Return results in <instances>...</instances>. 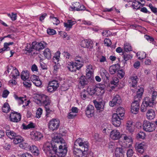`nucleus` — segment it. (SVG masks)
<instances>
[{
	"label": "nucleus",
	"mask_w": 157,
	"mask_h": 157,
	"mask_svg": "<svg viewBox=\"0 0 157 157\" xmlns=\"http://www.w3.org/2000/svg\"><path fill=\"white\" fill-rule=\"evenodd\" d=\"M60 52L59 51L57 52L53 57V61L56 63H58L60 57Z\"/></svg>",
	"instance_id": "40"
},
{
	"label": "nucleus",
	"mask_w": 157,
	"mask_h": 157,
	"mask_svg": "<svg viewBox=\"0 0 157 157\" xmlns=\"http://www.w3.org/2000/svg\"><path fill=\"white\" fill-rule=\"evenodd\" d=\"M34 101L38 104H41L44 106L47 114L50 113L51 101L48 96L44 94H37L34 96Z\"/></svg>",
	"instance_id": "3"
},
{
	"label": "nucleus",
	"mask_w": 157,
	"mask_h": 157,
	"mask_svg": "<svg viewBox=\"0 0 157 157\" xmlns=\"http://www.w3.org/2000/svg\"><path fill=\"white\" fill-rule=\"evenodd\" d=\"M149 107L147 105L144 103V102H143L140 107V111L141 112H146L147 107Z\"/></svg>",
	"instance_id": "50"
},
{
	"label": "nucleus",
	"mask_w": 157,
	"mask_h": 157,
	"mask_svg": "<svg viewBox=\"0 0 157 157\" xmlns=\"http://www.w3.org/2000/svg\"><path fill=\"white\" fill-rule=\"evenodd\" d=\"M50 18L52 19V22L54 24L56 25H58L60 23L59 20L56 17H50Z\"/></svg>",
	"instance_id": "58"
},
{
	"label": "nucleus",
	"mask_w": 157,
	"mask_h": 157,
	"mask_svg": "<svg viewBox=\"0 0 157 157\" xmlns=\"http://www.w3.org/2000/svg\"><path fill=\"white\" fill-rule=\"evenodd\" d=\"M124 72L122 70H120L117 71V75L120 79L124 77Z\"/></svg>",
	"instance_id": "49"
},
{
	"label": "nucleus",
	"mask_w": 157,
	"mask_h": 157,
	"mask_svg": "<svg viewBox=\"0 0 157 157\" xmlns=\"http://www.w3.org/2000/svg\"><path fill=\"white\" fill-rule=\"evenodd\" d=\"M75 62L74 63L75 64L78 66L79 68H81L83 66V63L84 62L83 59L82 57L78 56H76L75 58Z\"/></svg>",
	"instance_id": "21"
},
{
	"label": "nucleus",
	"mask_w": 157,
	"mask_h": 157,
	"mask_svg": "<svg viewBox=\"0 0 157 157\" xmlns=\"http://www.w3.org/2000/svg\"><path fill=\"white\" fill-rule=\"evenodd\" d=\"M117 113H114V114H117V115L120 116L121 117H123L125 111L122 107H118L117 110Z\"/></svg>",
	"instance_id": "37"
},
{
	"label": "nucleus",
	"mask_w": 157,
	"mask_h": 157,
	"mask_svg": "<svg viewBox=\"0 0 157 157\" xmlns=\"http://www.w3.org/2000/svg\"><path fill=\"white\" fill-rule=\"evenodd\" d=\"M100 73L101 75L103 78H105L107 76V72L103 68H101L100 69Z\"/></svg>",
	"instance_id": "52"
},
{
	"label": "nucleus",
	"mask_w": 157,
	"mask_h": 157,
	"mask_svg": "<svg viewBox=\"0 0 157 157\" xmlns=\"http://www.w3.org/2000/svg\"><path fill=\"white\" fill-rule=\"evenodd\" d=\"M13 140V143L16 144L21 143L24 141L23 138L18 135H17Z\"/></svg>",
	"instance_id": "35"
},
{
	"label": "nucleus",
	"mask_w": 157,
	"mask_h": 157,
	"mask_svg": "<svg viewBox=\"0 0 157 157\" xmlns=\"http://www.w3.org/2000/svg\"><path fill=\"white\" fill-rule=\"evenodd\" d=\"M86 47L85 48H87L89 49H91L93 48V46L92 44V42L89 40H86Z\"/></svg>",
	"instance_id": "53"
},
{
	"label": "nucleus",
	"mask_w": 157,
	"mask_h": 157,
	"mask_svg": "<svg viewBox=\"0 0 157 157\" xmlns=\"http://www.w3.org/2000/svg\"><path fill=\"white\" fill-rule=\"evenodd\" d=\"M24 86L26 87H30L31 86V83L29 81H24L23 82Z\"/></svg>",
	"instance_id": "61"
},
{
	"label": "nucleus",
	"mask_w": 157,
	"mask_h": 157,
	"mask_svg": "<svg viewBox=\"0 0 157 157\" xmlns=\"http://www.w3.org/2000/svg\"><path fill=\"white\" fill-rule=\"evenodd\" d=\"M60 122L58 119L53 118L49 121L48 126L49 130L54 131L57 130L60 126Z\"/></svg>",
	"instance_id": "5"
},
{
	"label": "nucleus",
	"mask_w": 157,
	"mask_h": 157,
	"mask_svg": "<svg viewBox=\"0 0 157 157\" xmlns=\"http://www.w3.org/2000/svg\"><path fill=\"white\" fill-rule=\"evenodd\" d=\"M10 118L11 121L17 123L20 121L21 115L20 113L13 112L10 114Z\"/></svg>",
	"instance_id": "15"
},
{
	"label": "nucleus",
	"mask_w": 157,
	"mask_h": 157,
	"mask_svg": "<svg viewBox=\"0 0 157 157\" xmlns=\"http://www.w3.org/2000/svg\"><path fill=\"white\" fill-rule=\"evenodd\" d=\"M43 150L47 156L52 155L53 152L52 151V144L49 142H47L44 144L43 148Z\"/></svg>",
	"instance_id": "12"
},
{
	"label": "nucleus",
	"mask_w": 157,
	"mask_h": 157,
	"mask_svg": "<svg viewBox=\"0 0 157 157\" xmlns=\"http://www.w3.org/2000/svg\"><path fill=\"white\" fill-rule=\"evenodd\" d=\"M42 109L40 108L37 109L36 113V117L37 118H39L40 117L42 113Z\"/></svg>",
	"instance_id": "56"
},
{
	"label": "nucleus",
	"mask_w": 157,
	"mask_h": 157,
	"mask_svg": "<svg viewBox=\"0 0 157 157\" xmlns=\"http://www.w3.org/2000/svg\"><path fill=\"white\" fill-rule=\"evenodd\" d=\"M121 102V100L120 96L118 95L114 96L112 101L109 102V105L111 107L115 105H118Z\"/></svg>",
	"instance_id": "13"
},
{
	"label": "nucleus",
	"mask_w": 157,
	"mask_h": 157,
	"mask_svg": "<svg viewBox=\"0 0 157 157\" xmlns=\"http://www.w3.org/2000/svg\"><path fill=\"white\" fill-rule=\"evenodd\" d=\"M109 136L111 139L113 140H118L121 137L119 131L116 129L112 130Z\"/></svg>",
	"instance_id": "16"
},
{
	"label": "nucleus",
	"mask_w": 157,
	"mask_h": 157,
	"mask_svg": "<svg viewBox=\"0 0 157 157\" xmlns=\"http://www.w3.org/2000/svg\"><path fill=\"white\" fill-rule=\"evenodd\" d=\"M86 72V76L88 78H90L91 77L92 75L93 74L94 69L92 66L91 65H88L87 66V69Z\"/></svg>",
	"instance_id": "25"
},
{
	"label": "nucleus",
	"mask_w": 157,
	"mask_h": 157,
	"mask_svg": "<svg viewBox=\"0 0 157 157\" xmlns=\"http://www.w3.org/2000/svg\"><path fill=\"white\" fill-rule=\"evenodd\" d=\"M95 87L92 88L88 87L86 91L88 92V94L90 95H92L95 94Z\"/></svg>",
	"instance_id": "46"
},
{
	"label": "nucleus",
	"mask_w": 157,
	"mask_h": 157,
	"mask_svg": "<svg viewBox=\"0 0 157 157\" xmlns=\"http://www.w3.org/2000/svg\"><path fill=\"white\" fill-rule=\"evenodd\" d=\"M30 135L32 139L35 140H40L43 136L41 133L36 131L32 132Z\"/></svg>",
	"instance_id": "19"
},
{
	"label": "nucleus",
	"mask_w": 157,
	"mask_h": 157,
	"mask_svg": "<svg viewBox=\"0 0 157 157\" xmlns=\"http://www.w3.org/2000/svg\"><path fill=\"white\" fill-rule=\"evenodd\" d=\"M125 148L122 147H117L116 149L115 154L117 155V157H119L120 155H123L125 153Z\"/></svg>",
	"instance_id": "26"
},
{
	"label": "nucleus",
	"mask_w": 157,
	"mask_h": 157,
	"mask_svg": "<svg viewBox=\"0 0 157 157\" xmlns=\"http://www.w3.org/2000/svg\"><path fill=\"white\" fill-rule=\"evenodd\" d=\"M47 45V44L44 41L40 42L36 41L33 42L31 44H27L25 48V53L29 55H32V52L33 50L39 51L44 49Z\"/></svg>",
	"instance_id": "4"
},
{
	"label": "nucleus",
	"mask_w": 157,
	"mask_h": 157,
	"mask_svg": "<svg viewBox=\"0 0 157 157\" xmlns=\"http://www.w3.org/2000/svg\"><path fill=\"white\" fill-rule=\"evenodd\" d=\"M140 99H138L134 101L131 104V111L132 113L136 114L138 113L140 109Z\"/></svg>",
	"instance_id": "9"
},
{
	"label": "nucleus",
	"mask_w": 157,
	"mask_h": 157,
	"mask_svg": "<svg viewBox=\"0 0 157 157\" xmlns=\"http://www.w3.org/2000/svg\"><path fill=\"white\" fill-rule=\"evenodd\" d=\"M124 59L126 61L129 59H131L132 58V56L129 54H124L123 56Z\"/></svg>",
	"instance_id": "57"
},
{
	"label": "nucleus",
	"mask_w": 157,
	"mask_h": 157,
	"mask_svg": "<svg viewBox=\"0 0 157 157\" xmlns=\"http://www.w3.org/2000/svg\"><path fill=\"white\" fill-rule=\"evenodd\" d=\"M137 55L138 57V59H142L146 58V54L144 52H138Z\"/></svg>",
	"instance_id": "45"
},
{
	"label": "nucleus",
	"mask_w": 157,
	"mask_h": 157,
	"mask_svg": "<svg viewBox=\"0 0 157 157\" xmlns=\"http://www.w3.org/2000/svg\"><path fill=\"white\" fill-rule=\"evenodd\" d=\"M77 115V114L71 111L68 113L67 117L68 119H73Z\"/></svg>",
	"instance_id": "62"
},
{
	"label": "nucleus",
	"mask_w": 157,
	"mask_h": 157,
	"mask_svg": "<svg viewBox=\"0 0 157 157\" xmlns=\"http://www.w3.org/2000/svg\"><path fill=\"white\" fill-rule=\"evenodd\" d=\"M119 80L117 77H114L113 78V80L111 82V83L112 84H114L115 85H117L119 82Z\"/></svg>",
	"instance_id": "60"
},
{
	"label": "nucleus",
	"mask_w": 157,
	"mask_h": 157,
	"mask_svg": "<svg viewBox=\"0 0 157 157\" xmlns=\"http://www.w3.org/2000/svg\"><path fill=\"white\" fill-rule=\"evenodd\" d=\"M79 83L81 86H83L87 84V79L85 76H82L79 78Z\"/></svg>",
	"instance_id": "42"
},
{
	"label": "nucleus",
	"mask_w": 157,
	"mask_h": 157,
	"mask_svg": "<svg viewBox=\"0 0 157 157\" xmlns=\"http://www.w3.org/2000/svg\"><path fill=\"white\" fill-rule=\"evenodd\" d=\"M126 129L131 133H132L134 131V127L132 120H128L126 123Z\"/></svg>",
	"instance_id": "24"
},
{
	"label": "nucleus",
	"mask_w": 157,
	"mask_h": 157,
	"mask_svg": "<svg viewBox=\"0 0 157 157\" xmlns=\"http://www.w3.org/2000/svg\"><path fill=\"white\" fill-rule=\"evenodd\" d=\"M33 83L37 87H42V82L39 78L38 79L36 80L35 82H33Z\"/></svg>",
	"instance_id": "54"
},
{
	"label": "nucleus",
	"mask_w": 157,
	"mask_h": 157,
	"mask_svg": "<svg viewBox=\"0 0 157 157\" xmlns=\"http://www.w3.org/2000/svg\"><path fill=\"white\" fill-rule=\"evenodd\" d=\"M43 54L46 58L49 59L51 56V52L50 49L47 48L45 49L43 52Z\"/></svg>",
	"instance_id": "39"
},
{
	"label": "nucleus",
	"mask_w": 157,
	"mask_h": 157,
	"mask_svg": "<svg viewBox=\"0 0 157 157\" xmlns=\"http://www.w3.org/2000/svg\"><path fill=\"white\" fill-rule=\"evenodd\" d=\"M14 97L20 105L23 103L24 101H26V100L25 96L24 97H18L17 95H14Z\"/></svg>",
	"instance_id": "38"
},
{
	"label": "nucleus",
	"mask_w": 157,
	"mask_h": 157,
	"mask_svg": "<svg viewBox=\"0 0 157 157\" xmlns=\"http://www.w3.org/2000/svg\"><path fill=\"white\" fill-rule=\"evenodd\" d=\"M118 70V65L117 64H115L110 66L109 69V73L111 75L115 74Z\"/></svg>",
	"instance_id": "34"
},
{
	"label": "nucleus",
	"mask_w": 157,
	"mask_h": 157,
	"mask_svg": "<svg viewBox=\"0 0 157 157\" xmlns=\"http://www.w3.org/2000/svg\"><path fill=\"white\" fill-rule=\"evenodd\" d=\"M146 147V144L144 142L141 143L137 142L135 144L136 150L138 152L140 153H143Z\"/></svg>",
	"instance_id": "14"
},
{
	"label": "nucleus",
	"mask_w": 157,
	"mask_h": 157,
	"mask_svg": "<svg viewBox=\"0 0 157 157\" xmlns=\"http://www.w3.org/2000/svg\"><path fill=\"white\" fill-rule=\"evenodd\" d=\"M85 9V7L82 5L80 4L78 2H76L73 3L72 6H70L69 10H70L72 11H82Z\"/></svg>",
	"instance_id": "11"
},
{
	"label": "nucleus",
	"mask_w": 157,
	"mask_h": 157,
	"mask_svg": "<svg viewBox=\"0 0 157 157\" xmlns=\"http://www.w3.org/2000/svg\"><path fill=\"white\" fill-rule=\"evenodd\" d=\"M144 4H142L139 1L136 0H134L132 2V7L136 10L139 9L140 7H143Z\"/></svg>",
	"instance_id": "28"
},
{
	"label": "nucleus",
	"mask_w": 157,
	"mask_h": 157,
	"mask_svg": "<svg viewBox=\"0 0 157 157\" xmlns=\"http://www.w3.org/2000/svg\"><path fill=\"white\" fill-rule=\"evenodd\" d=\"M59 86V83L58 81L54 80L48 82L47 87V91L49 92H52L56 90Z\"/></svg>",
	"instance_id": "8"
},
{
	"label": "nucleus",
	"mask_w": 157,
	"mask_h": 157,
	"mask_svg": "<svg viewBox=\"0 0 157 157\" xmlns=\"http://www.w3.org/2000/svg\"><path fill=\"white\" fill-rule=\"evenodd\" d=\"M129 81L132 83L131 85L132 87H135L137 86V82L138 80L137 76H132L129 78Z\"/></svg>",
	"instance_id": "29"
},
{
	"label": "nucleus",
	"mask_w": 157,
	"mask_h": 157,
	"mask_svg": "<svg viewBox=\"0 0 157 157\" xmlns=\"http://www.w3.org/2000/svg\"><path fill=\"white\" fill-rule=\"evenodd\" d=\"M78 66L75 64L74 62H70V64H68L67 67L68 69L71 72L75 71L76 70H79L81 68L78 67Z\"/></svg>",
	"instance_id": "23"
},
{
	"label": "nucleus",
	"mask_w": 157,
	"mask_h": 157,
	"mask_svg": "<svg viewBox=\"0 0 157 157\" xmlns=\"http://www.w3.org/2000/svg\"><path fill=\"white\" fill-rule=\"evenodd\" d=\"M19 146L20 147L26 150L29 149L30 147L29 144L25 142H22L19 145Z\"/></svg>",
	"instance_id": "44"
},
{
	"label": "nucleus",
	"mask_w": 157,
	"mask_h": 157,
	"mask_svg": "<svg viewBox=\"0 0 157 157\" xmlns=\"http://www.w3.org/2000/svg\"><path fill=\"white\" fill-rule=\"evenodd\" d=\"M29 149L35 155L37 156L40 154V151L38 147L34 145L30 146Z\"/></svg>",
	"instance_id": "31"
},
{
	"label": "nucleus",
	"mask_w": 157,
	"mask_h": 157,
	"mask_svg": "<svg viewBox=\"0 0 157 157\" xmlns=\"http://www.w3.org/2000/svg\"><path fill=\"white\" fill-rule=\"evenodd\" d=\"M95 94L98 96H101L103 95L105 92L104 88L98 86L95 87Z\"/></svg>",
	"instance_id": "32"
},
{
	"label": "nucleus",
	"mask_w": 157,
	"mask_h": 157,
	"mask_svg": "<svg viewBox=\"0 0 157 157\" xmlns=\"http://www.w3.org/2000/svg\"><path fill=\"white\" fill-rule=\"evenodd\" d=\"M144 91L143 88L139 87V88H138L136 95L135 96L134 99H136V98H137L138 99H140L143 94Z\"/></svg>",
	"instance_id": "30"
},
{
	"label": "nucleus",
	"mask_w": 157,
	"mask_h": 157,
	"mask_svg": "<svg viewBox=\"0 0 157 157\" xmlns=\"http://www.w3.org/2000/svg\"><path fill=\"white\" fill-rule=\"evenodd\" d=\"M121 118L117 114H113L112 116V123L115 127H118L121 124Z\"/></svg>",
	"instance_id": "17"
},
{
	"label": "nucleus",
	"mask_w": 157,
	"mask_h": 157,
	"mask_svg": "<svg viewBox=\"0 0 157 157\" xmlns=\"http://www.w3.org/2000/svg\"><path fill=\"white\" fill-rule=\"evenodd\" d=\"M88 92L86 90H83L81 93V97L83 100H85L87 98Z\"/></svg>",
	"instance_id": "48"
},
{
	"label": "nucleus",
	"mask_w": 157,
	"mask_h": 157,
	"mask_svg": "<svg viewBox=\"0 0 157 157\" xmlns=\"http://www.w3.org/2000/svg\"><path fill=\"white\" fill-rule=\"evenodd\" d=\"M86 114L87 117L90 118L94 115V107L92 105H88L86 108Z\"/></svg>",
	"instance_id": "18"
},
{
	"label": "nucleus",
	"mask_w": 157,
	"mask_h": 157,
	"mask_svg": "<svg viewBox=\"0 0 157 157\" xmlns=\"http://www.w3.org/2000/svg\"><path fill=\"white\" fill-rule=\"evenodd\" d=\"M94 104L97 110H100L101 111H102L103 110L104 107V104L103 103L96 101L94 102Z\"/></svg>",
	"instance_id": "33"
},
{
	"label": "nucleus",
	"mask_w": 157,
	"mask_h": 157,
	"mask_svg": "<svg viewBox=\"0 0 157 157\" xmlns=\"http://www.w3.org/2000/svg\"><path fill=\"white\" fill-rule=\"evenodd\" d=\"M6 135L11 139H13L17 135L16 133L13 131L8 130L6 132Z\"/></svg>",
	"instance_id": "36"
},
{
	"label": "nucleus",
	"mask_w": 157,
	"mask_h": 157,
	"mask_svg": "<svg viewBox=\"0 0 157 157\" xmlns=\"http://www.w3.org/2000/svg\"><path fill=\"white\" fill-rule=\"evenodd\" d=\"M124 50L127 52L132 51V48L131 45L128 43H125L124 45Z\"/></svg>",
	"instance_id": "51"
},
{
	"label": "nucleus",
	"mask_w": 157,
	"mask_h": 157,
	"mask_svg": "<svg viewBox=\"0 0 157 157\" xmlns=\"http://www.w3.org/2000/svg\"><path fill=\"white\" fill-rule=\"evenodd\" d=\"M29 74L27 71H22L21 75V78L24 81H25L29 78Z\"/></svg>",
	"instance_id": "41"
},
{
	"label": "nucleus",
	"mask_w": 157,
	"mask_h": 157,
	"mask_svg": "<svg viewBox=\"0 0 157 157\" xmlns=\"http://www.w3.org/2000/svg\"><path fill=\"white\" fill-rule=\"evenodd\" d=\"M143 129L146 132H151L155 129V125L153 123L147 120L144 121L143 123Z\"/></svg>",
	"instance_id": "7"
},
{
	"label": "nucleus",
	"mask_w": 157,
	"mask_h": 157,
	"mask_svg": "<svg viewBox=\"0 0 157 157\" xmlns=\"http://www.w3.org/2000/svg\"><path fill=\"white\" fill-rule=\"evenodd\" d=\"M47 31V33L50 35H53L56 33V31L53 29H48Z\"/></svg>",
	"instance_id": "59"
},
{
	"label": "nucleus",
	"mask_w": 157,
	"mask_h": 157,
	"mask_svg": "<svg viewBox=\"0 0 157 157\" xmlns=\"http://www.w3.org/2000/svg\"><path fill=\"white\" fill-rule=\"evenodd\" d=\"M52 154H55L59 157L65 156L67 152V147L65 140L56 134L52 138Z\"/></svg>",
	"instance_id": "1"
},
{
	"label": "nucleus",
	"mask_w": 157,
	"mask_h": 157,
	"mask_svg": "<svg viewBox=\"0 0 157 157\" xmlns=\"http://www.w3.org/2000/svg\"><path fill=\"white\" fill-rule=\"evenodd\" d=\"M146 135L145 133L143 132H140L136 135V137L138 139H144L145 138Z\"/></svg>",
	"instance_id": "47"
},
{
	"label": "nucleus",
	"mask_w": 157,
	"mask_h": 157,
	"mask_svg": "<svg viewBox=\"0 0 157 157\" xmlns=\"http://www.w3.org/2000/svg\"><path fill=\"white\" fill-rule=\"evenodd\" d=\"M104 44L107 46H110L112 44L111 40L109 39H105L104 40Z\"/></svg>",
	"instance_id": "63"
},
{
	"label": "nucleus",
	"mask_w": 157,
	"mask_h": 157,
	"mask_svg": "<svg viewBox=\"0 0 157 157\" xmlns=\"http://www.w3.org/2000/svg\"><path fill=\"white\" fill-rule=\"evenodd\" d=\"M155 111L152 109L148 110L146 113L147 118L149 120H152L154 119L155 118Z\"/></svg>",
	"instance_id": "22"
},
{
	"label": "nucleus",
	"mask_w": 157,
	"mask_h": 157,
	"mask_svg": "<svg viewBox=\"0 0 157 157\" xmlns=\"http://www.w3.org/2000/svg\"><path fill=\"white\" fill-rule=\"evenodd\" d=\"M7 15L8 17H10L11 20L13 21H15L17 19V14H14L13 13H12L11 14L7 13Z\"/></svg>",
	"instance_id": "55"
},
{
	"label": "nucleus",
	"mask_w": 157,
	"mask_h": 157,
	"mask_svg": "<svg viewBox=\"0 0 157 157\" xmlns=\"http://www.w3.org/2000/svg\"><path fill=\"white\" fill-rule=\"evenodd\" d=\"M157 96V92L155 91H153L151 96V98L146 97L144 98V101L143 102L147 105L149 107H152L155 103L154 101L156 98Z\"/></svg>",
	"instance_id": "6"
},
{
	"label": "nucleus",
	"mask_w": 157,
	"mask_h": 157,
	"mask_svg": "<svg viewBox=\"0 0 157 157\" xmlns=\"http://www.w3.org/2000/svg\"><path fill=\"white\" fill-rule=\"evenodd\" d=\"M76 23V21L72 19L68 20L66 22L64 23V26L66 28V30L68 31L72 28V26Z\"/></svg>",
	"instance_id": "20"
},
{
	"label": "nucleus",
	"mask_w": 157,
	"mask_h": 157,
	"mask_svg": "<svg viewBox=\"0 0 157 157\" xmlns=\"http://www.w3.org/2000/svg\"><path fill=\"white\" fill-rule=\"evenodd\" d=\"M89 144L83 139H77L74 142L73 154L75 157H85L88 150Z\"/></svg>",
	"instance_id": "2"
},
{
	"label": "nucleus",
	"mask_w": 157,
	"mask_h": 157,
	"mask_svg": "<svg viewBox=\"0 0 157 157\" xmlns=\"http://www.w3.org/2000/svg\"><path fill=\"white\" fill-rule=\"evenodd\" d=\"M39 78L38 76L35 75H32L30 77V79L33 83L35 82L36 80L38 79Z\"/></svg>",
	"instance_id": "64"
},
{
	"label": "nucleus",
	"mask_w": 157,
	"mask_h": 157,
	"mask_svg": "<svg viewBox=\"0 0 157 157\" xmlns=\"http://www.w3.org/2000/svg\"><path fill=\"white\" fill-rule=\"evenodd\" d=\"M7 71L8 73L11 72L10 76L13 79H16L17 77L19 75V73L18 70L16 67L11 66L8 67Z\"/></svg>",
	"instance_id": "10"
},
{
	"label": "nucleus",
	"mask_w": 157,
	"mask_h": 157,
	"mask_svg": "<svg viewBox=\"0 0 157 157\" xmlns=\"http://www.w3.org/2000/svg\"><path fill=\"white\" fill-rule=\"evenodd\" d=\"M121 137L123 139L124 142H128L131 144L133 142V140L132 137L131 136H127L125 134H122Z\"/></svg>",
	"instance_id": "27"
},
{
	"label": "nucleus",
	"mask_w": 157,
	"mask_h": 157,
	"mask_svg": "<svg viewBox=\"0 0 157 157\" xmlns=\"http://www.w3.org/2000/svg\"><path fill=\"white\" fill-rule=\"evenodd\" d=\"M10 110V107L8 103L6 102L3 105L2 108L3 112L5 113H8Z\"/></svg>",
	"instance_id": "43"
}]
</instances>
